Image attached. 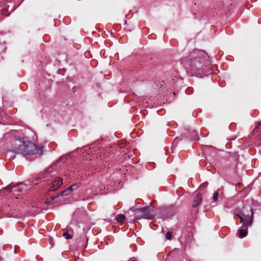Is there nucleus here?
<instances>
[{
  "label": "nucleus",
  "instance_id": "obj_6",
  "mask_svg": "<svg viewBox=\"0 0 261 261\" xmlns=\"http://www.w3.org/2000/svg\"><path fill=\"white\" fill-rule=\"evenodd\" d=\"M202 200V194L200 193L197 194L196 196L194 198V199L193 201L192 206L193 207H197L201 203Z\"/></svg>",
  "mask_w": 261,
  "mask_h": 261
},
{
  "label": "nucleus",
  "instance_id": "obj_12",
  "mask_svg": "<svg viewBox=\"0 0 261 261\" xmlns=\"http://www.w3.org/2000/svg\"><path fill=\"white\" fill-rule=\"evenodd\" d=\"M219 195V191H217L214 193L213 198L214 201L216 202L217 200Z\"/></svg>",
  "mask_w": 261,
  "mask_h": 261
},
{
  "label": "nucleus",
  "instance_id": "obj_2",
  "mask_svg": "<svg viewBox=\"0 0 261 261\" xmlns=\"http://www.w3.org/2000/svg\"><path fill=\"white\" fill-rule=\"evenodd\" d=\"M14 139L15 142L12 149L13 152L23 156L36 153L42 154V147L37 146L35 144L25 141L18 136H15Z\"/></svg>",
  "mask_w": 261,
  "mask_h": 261
},
{
  "label": "nucleus",
  "instance_id": "obj_10",
  "mask_svg": "<svg viewBox=\"0 0 261 261\" xmlns=\"http://www.w3.org/2000/svg\"><path fill=\"white\" fill-rule=\"evenodd\" d=\"M69 192V190H68V189L67 188L65 190L62 191L61 193H60L58 195H57V197H59V196H65L67 195L68 194V193Z\"/></svg>",
  "mask_w": 261,
  "mask_h": 261
},
{
  "label": "nucleus",
  "instance_id": "obj_18",
  "mask_svg": "<svg viewBox=\"0 0 261 261\" xmlns=\"http://www.w3.org/2000/svg\"><path fill=\"white\" fill-rule=\"evenodd\" d=\"M259 124H258L257 126H258V125H259ZM256 127H257V126H256ZM257 130H259V131H260V132H261V128H260V129H256V127H255V128L254 129L253 131H254V132H255V131L256 130V132H257Z\"/></svg>",
  "mask_w": 261,
  "mask_h": 261
},
{
  "label": "nucleus",
  "instance_id": "obj_3",
  "mask_svg": "<svg viewBox=\"0 0 261 261\" xmlns=\"http://www.w3.org/2000/svg\"><path fill=\"white\" fill-rule=\"evenodd\" d=\"M130 210L134 212L135 220L140 219H152L154 215L153 211L150 208L149 206H145L142 208H136L132 207Z\"/></svg>",
  "mask_w": 261,
  "mask_h": 261
},
{
  "label": "nucleus",
  "instance_id": "obj_21",
  "mask_svg": "<svg viewBox=\"0 0 261 261\" xmlns=\"http://www.w3.org/2000/svg\"><path fill=\"white\" fill-rule=\"evenodd\" d=\"M172 94H173V95H176V94H175V92H173Z\"/></svg>",
  "mask_w": 261,
  "mask_h": 261
},
{
  "label": "nucleus",
  "instance_id": "obj_11",
  "mask_svg": "<svg viewBox=\"0 0 261 261\" xmlns=\"http://www.w3.org/2000/svg\"><path fill=\"white\" fill-rule=\"evenodd\" d=\"M165 236L167 240H170L172 239V232L171 231H168L166 233Z\"/></svg>",
  "mask_w": 261,
  "mask_h": 261
},
{
  "label": "nucleus",
  "instance_id": "obj_17",
  "mask_svg": "<svg viewBox=\"0 0 261 261\" xmlns=\"http://www.w3.org/2000/svg\"><path fill=\"white\" fill-rule=\"evenodd\" d=\"M193 138H192L193 140H197V133L196 131H193Z\"/></svg>",
  "mask_w": 261,
  "mask_h": 261
},
{
  "label": "nucleus",
  "instance_id": "obj_16",
  "mask_svg": "<svg viewBox=\"0 0 261 261\" xmlns=\"http://www.w3.org/2000/svg\"><path fill=\"white\" fill-rule=\"evenodd\" d=\"M63 236L66 239H70L72 238V237L70 234H69L68 232H65L63 234Z\"/></svg>",
  "mask_w": 261,
  "mask_h": 261
},
{
  "label": "nucleus",
  "instance_id": "obj_7",
  "mask_svg": "<svg viewBox=\"0 0 261 261\" xmlns=\"http://www.w3.org/2000/svg\"><path fill=\"white\" fill-rule=\"evenodd\" d=\"M239 237L241 238H243L245 237H246L248 231L247 229H240L239 230Z\"/></svg>",
  "mask_w": 261,
  "mask_h": 261
},
{
  "label": "nucleus",
  "instance_id": "obj_9",
  "mask_svg": "<svg viewBox=\"0 0 261 261\" xmlns=\"http://www.w3.org/2000/svg\"><path fill=\"white\" fill-rule=\"evenodd\" d=\"M47 173L46 172H43V173H40L38 175V176L35 178V180L36 181H39L40 179H42L43 177H45V174Z\"/></svg>",
  "mask_w": 261,
  "mask_h": 261
},
{
  "label": "nucleus",
  "instance_id": "obj_19",
  "mask_svg": "<svg viewBox=\"0 0 261 261\" xmlns=\"http://www.w3.org/2000/svg\"><path fill=\"white\" fill-rule=\"evenodd\" d=\"M57 197V196H51L50 197V199H51V200H54Z\"/></svg>",
  "mask_w": 261,
  "mask_h": 261
},
{
  "label": "nucleus",
  "instance_id": "obj_13",
  "mask_svg": "<svg viewBox=\"0 0 261 261\" xmlns=\"http://www.w3.org/2000/svg\"><path fill=\"white\" fill-rule=\"evenodd\" d=\"M16 188V185L13 186V184H11L9 185L8 186H7L5 188V190H8L9 192H10L11 189H12L13 188Z\"/></svg>",
  "mask_w": 261,
  "mask_h": 261
},
{
  "label": "nucleus",
  "instance_id": "obj_14",
  "mask_svg": "<svg viewBox=\"0 0 261 261\" xmlns=\"http://www.w3.org/2000/svg\"><path fill=\"white\" fill-rule=\"evenodd\" d=\"M77 187L76 185H73L69 187L67 189L69 192H71V191H73L74 189H76Z\"/></svg>",
  "mask_w": 261,
  "mask_h": 261
},
{
  "label": "nucleus",
  "instance_id": "obj_1",
  "mask_svg": "<svg viewBox=\"0 0 261 261\" xmlns=\"http://www.w3.org/2000/svg\"><path fill=\"white\" fill-rule=\"evenodd\" d=\"M207 54L203 50H195L188 57L181 59V63L197 76L202 77L212 73Z\"/></svg>",
  "mask_w": 261,
  "mask_h": 261
},
{
  "label": "nucleus",
  "instance_id": "obj_5",
  "mask_svg": "<svg viewBox=\"0 0 261 261\" xmlns=\"http://www.w3.org/2000/svg\"><path fill=\"white\" fill-rule=\"evenodd\" d=\"M63 184L62 179L56 177L51 182L49 188L50 191H55L58 189Z\"/></svg>",
  "mask_w": 261,
  "mask_h": 261
},
{
  "label": "nucleus",
  "instance_id": "obj_20",
  "mask_svg": "<svg viewBox=\"0 0 261 261\" xmlns=\"http://www.w3.org/2000/svg\"><path fill=\"white\" fill-rule=\"evenodd\" d=\"M160 99V100H161V102L162 101H164V100H165V99H162V98H161V99ZM163 102L164 103L165 102H164V101H163Z\"/></svg>",
  "mask_w": 261,
  "mask_h": 261
},
{
  "label": "nucleus",
  "instance_id": "obj_8",
  "mask_svg": "<svg viewBox=\"0 0 261 261\" xmlns=\"http://www.w3.org/2000/svg\"><path fill=\"white\" fill-rule=\"evenodd\" d=\"M125 217L124 215L122 214H119L116 219L117 221L120 223H123L124 220H125Z\"/></svg>",
  "mask_w": 261,
  "mask_h": 261
},
{
  "label": "nucleus",
  "instance_id": "obj_15",
  "mask_svg": "<svg viewBox=\"0 0 261 261\" xmlns=\"http://www.w3.org/2000/svg\"><path fill=\"white\" fill-rule=\"evenodd\" d=\"M208 185V182L206 181V182H204L203 184H202V185H201L199 189H204L207 187Z\"/></svg>",
  "mask_w": 261,
  "mask_h": 261
},
{
  "label": "nucleus",
  "instance_id": "obj_4",
  "mask_svg": "<svg viewBox=\"0 0 261 261\" xmlns=\"http://www.w3.org/2000/svg\"><path fill=\"white\" fill-rule=\"evenodd\" d=\"M251 211V217L248 215H245L242 214H236V216L238 217L241 219V221L243 223V225L246 226L247 227L250 226L252 224V219H253V210L252 209L250 210Z\"/></svg>",
  "mask_w": 261,
  "mask_h": 261
}]
</instances>
